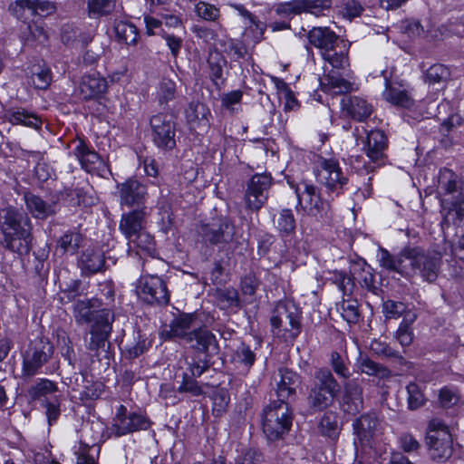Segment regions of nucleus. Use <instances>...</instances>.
<instances>
[{
    "label": "nucleus",
    "mask_w": 464,
    "mask_h": 464,
    "mask_svg": "<svg viewBox=\"0 0 464 464\" xmlns=\"http://www.w3.org/2000/svg\"><path fill=\"white\" fill-rule=\"evenodd\" d=\"M378 261L387 270L397 272L406 278L419 276L429 283L437 279L442 262L440 254L425 252L416 246H405L396 256L381 248Z\"/></svg>",
    "instance_id": "nucleus-1"
},
{
    "label": "nucleus",
    "mask_w": 464,
    "mask_h": 464,
    "mask_svg": "<svg viewBox=\"0 0 464 464\" xmlns=\"http://www.w3.org/2000/svg\"><path fill=\"white\" fill-rule=\"evenodd\" d=\"M440 188L450 197L441 200V213L448 223L459 226L464 222V178L457 184L456 174L442 169L439 175Z\"/></svg>",
    "instance_id": "nucleus-2"
},
{
    "label": "nucleus",
    "mask_w": 464,
    "mask_h": 464,
    "mask_svg": "<svg viewBox=\"0 0 464 464\" xmlns=\"http://www.w3.org/2000/svg\"><path fill=\"white\" fill-rule=\"evenodd\" d=\"M339 392V384L327 368L318 369L308 390L307 405L312 412L322 411L331 407Z\"/></svg>",
    "instance_id": "nucleus-3"
},
{
    "label": "nucleus",
    "mask_w": 464,
    "mask_h": 464,
    "mask_svg": "<svg viewBox=\"0 0 464 464\" xmlns=\"http://www.w3.org/2000/svg\"><path fill=\"white\" fill-rule=\"evenodd\" d=\"M146 208H140L121 215L119 229L128 240L130 247L150 250L153 238L145 231Z\"/></svg>",
    "instance_id": "nucleus-4"
},
{
    "label": "nucleus",
    "mask_w": 464,
    "mask_h": 464,
    "mask_svg": "<svg viewBox=\"0 0 464 464\" xmlns=\"http://www.w3.org/2000/svg\"><path fill=\"white\" fill-rule=\"evenodd\" d=\"M301 312L292 301L279 302L270 319L273 333L285 340L295 339L301 331Z\"/></svg>",
    "instance_id": "nucleus-5"
},
{
    "label": "nucleus",
    "mask_w": 464,
    "mask_h": 464,
    "mask_svg": "<svg viewBox=\"0 0 464 464\" xmlns=\"http://www.w3.org/2000/svg\"><path fill=\"white\" fill-rule=\"evenodd\" d=\"M292 426V415L285 401H272L264 409L263 430L270 440L287 433Z\"/></svg>",
    "instance_id": "nucleus-6"
},
{
    "label": "nucleus",
    "mask_w": 464,
    "mask_h": 464,
    "mask_svg": "<svg viewBox=\"0 0 464 464\" xmlns=\"http://www.w3.org/2000/svg\"><path fill=\"white\" fill-rule=\"evenodd\" d=\"M426 443L432 459L444 462L452 455V437L449 427L440 419L429 421Z\"/></svg>",
    "instance_id": "nucleus-7"
},
{
    "label": "nucleus",
    "mask_w": 464,
    "mask_h": 464,
    "mask_svg": "<svg viewBox=\"0 0 464 464\" xmlns=\"http://www.w3.org/2000/svg\"><path fill=\"white\" fill-rule=\"evenodd\" d=\"M297 198L296 209L300 208L307 216L326 218L331 213V205L324 200L316 186L307 181H301L293 187Z\"/></svg>",
    "instance_id": "nucleus-8"
},
{
    "label": "nucleus",
    "mask_w": 464,
    "mask_h": 464,
    "mask_svg": "<svg viewBox=\"0 0 464 464\" xmlns=\"http://www.w3.org/2000/svg\"><path fill=\"white\" fill-rule=\"evenodd\" d=\"M316 180L326 188L328 194L339 196L343 193L349 179L343 172L338 160L321 158L314 170Z\"/></svg>",
    "instance_id": "nucleus-9"
},
{
    "label": "nucleus",
    "mask_w": 464,
    "mask_h": 464,
    "mask_svg": "<svg viewBox=\"0 0 464 464\" xmlns=\"http://www.w3.org/2000/svg\"><path fill=\"white\" fill-rule=\"evenodd\" d=\"M53 353V347L45 338L32 341L23 354L22 376L32 378L39 372Z\"/></svg>",
    "instance_id": "nucleus-10"
},
{
    "label": "nucleus",
    "mask_w": 464,
    "mask_h": 464,
    "mask_svg": "<svg viewBox=\"0 0 464 464\" xmlns=\"http://www.w3.org/2000/svg\"><path fill=\"white\" fill-rule=\"evenodd\" d=\"M136 291L142 301L151 305H166L169 302L167 285L157 276H141Z\"/></svg>",
    "instance_id": "nucleus-11"
},
{
    "label": "nucleus",
    "mask_w": 464,
    "mask_h": 464,
    "mask_svg": "<svg viewBox=\"0 0 464 464\" xmlns=\"http://www.w3.org/2000/svg\"><path fill=\"white\" fill-rule=\"evenodd\" d=\"M273 179L270 174H255L246 182L244 195L246 208L251 211H258L268 199V192Z\"/></svg>",
    "instance_id": "nucleus-12"
},
{
    "label": "nucleus",
    "mask_w": 464,
    "mask_h": 464,
    "mask_svg": "<svg viewBox=\"0 0 464 464\" xmlns=\"http://www.w3.org/2000/svg\"><path fill=\"white\" fill-rule=\"evenodd\" d=\"M150 421L148 418L136 412H128L124 405H120L112 420L111 433L121 437L139 430L149 429Z\"/></svg>",
    "instance_id": "nucleus-13"
},
{
    "label": "nucleus",
    "mask_w": 464,
    "mask_h": 464,
    "mask_svg": "<svg viewBox=\"0 0 464 464\" xmlns=\"http://www.w3.org/2000/svg\"><path fill=\"white\" fill-rule=\"evenodd\" d=\"M113 321L114 314L109 309H102L96 313L90 330V340H85L88 350L99 351L105 347L112 329L111 324Z\"/></svg>",
    "instance_id": "nucleus-14"
},
{
    "label": "nucleus",
    "mask_w": 464,
    "mask_h": 464,
    "mask_svg": "<svg viewBox=\"0 0 464 464\" xmlns=\"http://www.w3.org/2000/svg\"><path fill=\"white\" fill-rule=\"evenodd\" d=\"M153 143L162 150H172L176 147V126L169 116L157 114L150 119Z\"/></svg>",
    "instance_id": "nucleus-15"
},
{
    "label": "nucleus",
    "mask_w": 464,
    "mask_h": 464,
    "mask_svg": "<svg viewBox=\"0 0 464 464\" xmlns=\"http://www.w3.org/2000/svg\"><path fill=\"white\" fill-rule=\"evenodd\" d=\"M198 235L204 242L211 245H226L230 243L235 236V226L228 218H221L218 223L202 224Z\"/></svg>",
    "instance_id": "nucleus-16"
},
{
    "label": "nucleus",
    "mask_w": 464,
    "mask_h": 464,
    "mask_svg": "<svg viewBox=\"0 0 464 464\" xmlns=\"http://www.w3.org/2000/svg\"><path fill=\"white\" fill-rule=\"evenodd\" d=\"M121 206L140 207L145 203L147 187L136 178H129L116 186Z\"/></svg>",
    "instance_id": "nucleus-17"
},
{
    "label": "nucleus",
    "mask_w": 464,
    "mask_h": 464,
    "mask_svg": "<svg viewBox=\"0 0 464 464\" xmlns=\"http://www.w3.org/2000/svg\"><path fill=\"white\" fill-rule=\"evenodd\" d=\"M0 229L3 237L18 233L21 236L32 229L31 220L26 214L8 207L0 210Z\"/></svg>",
    "instance_id": "nucleus-18"
},
{
    "label": "nucleus",
    "mask_w": 464,
    "mask_h": 464,
    "mask_svg": "<svg viewBox=\"0 0 464 464\" xmlns=\"http://www.w3.org/2000/svg\"><path fill=\"white\" fill-rule=\"evenodd\" d=\"M277 401H285L291 396H295L296 388L301 383L299 374L288 368H280L274 374Z\"/></svg>",
    "instance_id": "nucleus-19"
},
{
    "label": "nucleus",
    "mask_w": 464,
    "mask_h": 464,
    "mask_svg": "<svg viewBox=\"0 0 464 464\" xmlns=\"http://www.w3.org/2000/svg\"><path fill=\"white\" fill-rule=\"evenodd\" d=\"M362 387L360 383L352 380L343 386L341 400V410L350 415L358 414L363 408Z\"/></svg>",
    "instance_id": "nucleus-20"
},
{
    "label": "nucleus",
    "mask_w": 464,
    "mask_h": 464,
    "mask_svg": "<svg viewBox=\"0 0 464 464\" xmlns=\"http://www.w3.org/2000/svg\"><path fill=\"white\" fill-rule=\"evenodd\" d=\"M307 39L311 45L321 50L323 53L324 51L332 50L339 47L343 44V40L329 27L317 26L313 27L307 33Z\"/></svg>",
    "instance_id": "nucleus-21"
},
{
    "label": "nucleus",
    "mask_w": 464,
    "mask_h": 464,
    "mask_svg": "<svg viewBox=\"0 0 464 464\" xmlns=\"http://www.w3.org/2000/svg\"><path fill=\"white\" fill-rule=\"evenodd\" d=\"M195 320L196 316L193 314H179L170 322L168 329L161 332V335L165 339L180 338L188 343Z\"/></svg>",
    "instance_id": "nucleus-22"
},
{
    "label": "nucleus",
    "mask_w": 464,
    "mask_h": 464,
    "mask_svg": "<svg viewBox=\"0 0 464 464\" xmlns=\"http://www.w3.org/2000/svg\"><path fill=\"white\" fill-rule=\"evenodd\" d=\"M341 106L347 116L357 121H364L373 112V106L367 100L359 96L342 99Z\"/></svg>",
    "instance_id": "nucleus-23"
},
{
    "label": "nucleus",
    "mask_w": 464,
    "mask_h": 464,
    "mask_svg": "<svg viewBox=\"0 0 464 464\" xmlns=\"http://www.w3.org/2000/svg\"><path fill=\"white\" fill-rule=\"evenodd\" d=\"M73 155L78 159L82 168L87 172L100 170L104 166V161L100 155L82 140H78L77 145L73 150Z\"/></svg>",
    "instance_id": "nucleus-24"
},
{
    "label": "nucleus",
    "mask_w": 464,
    "mask_h": 464,
    "mask_svg": "<svg viewBox=\"0 0 464 464\" xmlns=\"http://www.w3.org/2000/svg\"><path fill=\"white\" fill-rule=\"evenodd\" d=\"M386 148L387 137L383 131L374 130L367 134L363 150L372 162L382 163Z\"/></svg>",
    "instance_id": "nucleus-25"
},
{
    "label": "nucleus",
    "mask_w": 464,
    "mask_h": 464,
    "mask_svg": "<svg viewBox=\"0 0 464 464\" xmlns=\"http://www.w3.org/2000/svg\"><path fill=\"white\" fill-rule=\"evenodd\" d=\"M24 200L27 210L35 218L45 219L54 215L58 209L56 202H46L29 191L24 193Z\"/></svg>",
    "instance_id": "nucleus-26"
},
{
    "label": "nucleus",
    "mask_w": 464,
    "mask_h": 464,
    "mask_svg": "<svg viewBox=\"0 0 464 464\" xmlns=\"http://www.w3.org/2000/svg\"><path fill=\"white\" fill-rule=\"evenodd\" d=\"M378 425L375 414H363L353 424L354 434L362 446L370 445Z\"/></svg>",
    "instance_id": "nucleus-27"
},
{
    "label": "nucleus",
    "mask_w": 464,
    "mask_h": 464,
    "mask_svg": "<svg viewBox=\"0 0 464 464\" xmlns=\"http://www.w3.org/2000/svg\"><path fill=\"white\" fill-rule=\"evenodd\" d=\"M107 90L106 80L99 74H88L82 78L79 92L82 99L90 100L100 97Z\"/></svg>",
    "instance_id": "nucleus-28"
},
{
    "label": "nucleus",
    "mask_w": 464,
    "mask_h": 464,
    "mask_svg": "<svg viewBox=\"0 0 464 464\" xmlns=\"http://www.w3.org/2000/svg\"><path fill=\"white\" fill-rule=\"evenodd\" d=\"M194 341L192 347L201 353H210L218 351V345L215 334L205 327L193 329L188 335V343Z\"/></svg>",
    "instance_id": "nucleus-29"
},
{
    "label": "nucleus",
    "mask_w": 464,
    "mask_h": 464,
    "mask_svg": "<svg viewBox=\"0 0 464 464\" xmlns=\"http://www.w3.org/2000/svg\"><path fill=\"white\" fill-rule=\"evenodd\" d=\"M384 100L394 106L401 108H411L414 104L406 89L401 85L394 84L389 80L385 81V90L382 92Z\"/></svg>",
    "instance_id": "nucleus-30"
},
{
    "label": "nucleus",
    "mask_w": 464,
    "mask_h": 464,
    "mask_svg": "<svg viewBox=\"0 0 464 464\" xmlns=\"http://www.w3.org/2000/svg\"><path fill=\"white\" fill-rule=\"evenodd\" d=\"M104 264V255L99 248H86L79 260L80 267L85 274H95L102 271Z\"/></svg>",
    "instance_id": "nucleus-31"
},
{
    "label": "nucleus",
    "mask_w": 464,
    "mask_h": 464,
    "mask_svg": "<svg viewBox=\"0 0 464 464\" xmlns=\"http://www.w3.org/2000/svg\"><path fill=\"white\" fill-rule=\"evenodd\" d=\"M5 118L13 125H24L34 129H39L42 125L41 119L35 113L21 107L6 111Z\"/></svg>",
    "instance_id": "nucleus-32"
},
{
    "label": "nucleus",
    "mask_w": 464,
    "mask_h": 464,
    "mask_svg": "<svg viewBox=\"0 0 464 464\" xmlns=\"http://www.w3.org/2000/svg\"><path fill=\"white\" fill-rule=\"evenodd\" d=\"M273 224L282 238L295 235L296 222L291 209L284 208L273 218Z\"/></svg>",
    "instance_id": "nucleus-33"
},
{
    "label": "nucleus",
    "mask_w": 464,
    "mask_h": 464,
    "mask_svg": "<svg viewBox=\"0 0 464 464\" xmlns=\"http://www.w3.org/2000/svg\"><path fill=\"white\" fill-rule=\"evenodd\" d=\"M324 92L333 94H344L353 90V84L336 72H330L322 82Z\"/></svg>",
    "instance_id": "nucleus-34"
},
{
    "label": "nucleus",
    "mask_w": 464,
    "mask_h": 464,
    "mask_svg": "<svg viewBox=\"0 0 464 464\" xmlns=\"http://www.w3.org/2000/svg\"><path fill=\"white\" fill-rule=\"evenodd\" d=\"M1 244L12 252L28 254L31 248V230H26L23 236L18 233L4 236Z\"/></svg>",
    "instance_id": "nucleus-35"
},
{
    "label": "nucleus",
    "mask_w": 464,
    "mask_h": 464,
    "mask_svg": "<svg viewBox=\"0 0 464 464\" xmlns=\"http://www.w3.org/2000/svg\"><path fill=\"white\" fill-rule=\"evenodd\" d=\"M323 59L329 63L334 68L344 70L349 67L348 47L343 41L339 47L324 51L322 54Z\"/></svg>",
    "instance_id": "nucleus-36"
},
{
    "label": "nucleus",
    "mask_w": 464,
    "mask_h": 464,
    "mask_svg": "<svg viewBox=\"0 0 464 464\" xmlns=\"http://www.w3.org/2000/svg\"><path fill=\"white\" fill-rule=\"evenodd\" d=\"M58 391L57 384L49 379H39L34 384L29 387L27 392L32 401H41L47 399L48 395L53 394Z\"/></svg>",
    "instance_id": "nucleus-37"
},
{
    "label": "nucleus",
    "mask_w": 464,
    "mask_h": 464,
    "mask_svg": "<svg viewBox=\"0 0 464 464\" xmlns=\"http://www.w3.org/2000/svg\"><path fill=\"white\" fill-rule=\"evenodd\" d=\"M417 318L416 314L408 312L404 314L398 330L395 333V338L402 346H409L413 341L412 324Z\"/></svg>",
    "instance_id": "nucleus-38"
},
{
    "label": "nucleus",
    "mask_w": 464,
    "mask_h": 464,
    "mask_svg": "<svg viewBox=\"0 0 464 464\" xmlns=\"http://www.w3.org/2000/svg\"><path fill=\"white\" fill-rule=\"evenodd\" d=\"M114 32L117 39L128 45H135L138 42V29L130 23L125 21L117 22L114 25Z\"/></svg>",
    "instance_id": "nucleus-39"
},
{
    "label": "nucleus",
    "mask_w": 464,
    "mask_h": 464,
    "mask_svg": "<svg viewBox=\"0 0 464 464\" xmlns=\"http://www.w3.org/2000/svg\"><path fill=\"white\" fill-rule=\"evenodd\" d=\"M116 0H88L87 11L91 18L109 15L115 8Z\"/></svg>",
    "instance_id": "nucleus-40"
},
{
    "label": "nucleus",
    "mask_w": 464,
    "mask_h": 464,
    "mask_svg": "<svg viewBox=\"0 0 464 464\" xmlns=\"http://www.w3.org/2000/svg\"><path fill=\"white\" fill-rule=\"evenodd\" d=\"M83 237L81 233L68 231L63 234L57 242V246L63 253L75 254L82 246Z\"/></svg>",
    "instance_id": "nucleus-41"
},
{
    "label": "nucleus",
    "mask_w": 464,
    "mask_h": 464,
    "mask_svg": "<svg viewBox=\"0 0 464 464\" xmlns=\"http://www.w3.org/2000/svg\"><path fill=\"white\" fill-rule=\"evenodd\" d=\"M358 365L362 372L376 376L381 379H388L391 377V372L386 367L373 362L368 357H361L358 361Z\"/></svg>",
    "instance_id": "nucleus-42"
},
{
    "label": "nucleus",
    "mask_w": 464,
    "mask_h": 464,
    "mask_svg": "<svg viewBox=\"0 0 464 464\" xmlns=\"http://www.w3.org/2000/svg\"><path fill=\"white\" fill-rule=\"evenodd\" d=\"M319 430L324 436L331 439L336 438L340 432L336 412L333 411H325L321 418Z\"/></svg>",
    "instance_id": "nucleus-43"
},
{
    "label": "nucleus",
    "mask_w": 464,
    "mask_h": 464,
    "mask_svg": "<svg viewBox=\"0 0 464 464\" xmlns=\"http://www.w3.org/2000/svg\"><path fill=\"white\" fill-rule=\"evenodd\" d=\"M31 79L34 86L39 90H46L52 82L51 70L46 66L34 64L31 68Z\"/></svg>",
    "instance_id": "nucleus-44"
},
{
    "label": "nucleus",
    "mask_w": 464,
    "mask_h": 464,
    "mask_svg": "<svg viewBox=\"0 0 464 464\" xmlns=\"http://www.w3.org/2000/svg\"><path fill=\"white\" fill-rule=\"evenodd\" d=\"M228 5L231 6L233 9H235L236 11H237V13L242 17L246 19L251 24V27L252 26L255 27L254 28L255 41L256 42L261 41L263 34L265 33V30H266V25L263 23H261L259 20H257L256 17L255 15H253L243 5L236 4V3H229Z\"/></svg>",
    "instance_id": "nucleus-45"
},
{
    "label": "nucleus",
    "mask_w": 464,
    "mask_h": 464,
    "mask_svg": "<svg viewBox=\"0 0 464 464\" xmlns=\"http://www.w3.org/2000/svg\"><path fill=\"white\" fill-rule=\"evenodd\" d=\"M208 64L209 67V75L211 80L217 81L221 79L223 76V70L227 65V60L223 54L217 50L209 52Z\"/></svg>",
    "instance_id": "nucleus-46"
},
{
    "label": "nucleus",
    "mask_w": 464,
    "mask_h": 464,
    "mask_svg": "<svg viewBox=\"0 0 464 464\" xmlns=\"http://www.w3.org/2000/svg\"><path fill=\"white\" fill-rule=\"evenodd\" d=\"M232 359L236 364L248 371L255 363L256 354L248 345L241 343L236 349Z\"/></svg>",
    "instance_id": "nucleus-47"
},
{
    "label": "nucleus",
    "mask_w": 464,
    "mask_h": 464,
    "mask_svg": "<svg viewBox=\"0 0 464 464\" xmlns=\"http://www.w3.org/2000/svg\"><path fill=\"white\" fill-rule=\"evenodd\" d=\"M94 304L92 301H78L74 304L73 314L77 324H89L92 320L96 314H93L92 308Z\"/></svg>",
    "instance_id": "nucleus-48"
},
{
    "label": "nucleus",
    "mask_w": 464,
    "mask_h": 464,
    "mask_svg": "<svg viewBox=\"0 0 464 464\" xmlns=\"http://www.w3.org/2000/svg\"><path fill=\"white\" fill-rule=\"evenodd\" d=\"M338 310L341 313L342 317L348 324H356L360 319L359 304L356 300L353 299H343L341 304H338Z\"/></svg>",
    "instance_id": "nucleus-49"
},
{
    "label": "nucleus",
    "mask_w": 464,
    "mask_h": 464,
    "mask_svg": "<svg viewBox=\"0 0 464 464\" xmlns=\"http://www.w3.org/2000/svg\"><path fill=\"white\" fill-rule=\"evenodd\" d=\"M450 77V70L440 63L431 65L425 72V81L430 84L445 82Z\"/></svg>",
    "instance_id": "nucleus-50"
},
{
    "label": "nucleus",
    "mask_w": 464,
    "mask_h": 464,
    "mask_svg": "<svg viewBox=\"0 0 464 464\" xmlns=\"http://www.w3.org/2000/svg\"><path fill=\"white\" fill-rule=\"evenodd\" d=\"M213 401V413L216 416H220L224 412H226L228 403L230 401V397L228 391L220 388L215 391L212 396Z\"/></svg>",
    "instance_id": "nucleus-51"
},
{
    "label": "nucleus",
    "mask_w": 464,
    "mask_h": 464,
    "mask_svg": "<svg viewBox=\"0 0 464 464\" xmlns=\"http://www.w3.org/2000/svg\"><path fill=\"white\" fill-rule=\"evenodd\" d=\"M330 365L337 376L343 379H349L352 375L346 363V360L337 352H332L330 355Z\"/></svg>",
    "instance_id": "nucleus-52"
},
{
    "label": "nucleus",
    "mask_w": 464,
    "mask_h": 464,
    "mask_svg": "<svg viewBox=\"0 0 464 464\" xmlns=\"http://www.w3.org/2000/svg\"><path fill=\"white\" fill-rule=\"evenodd\" d=\"M276 87L280 92L281 99L284 100L285 111H288L297 110L299 103L287 84L283 81H278Z\"/></svg>",
    "instance_id": "nucleus-53"
},
{
    "label": "nucleus",
    "mask_w": 464,
    "mask_h": 464,
    "mask_svg": "<svg viewBox=\"0 0 464 464\" xmlns=\"http://www.w3.org/2000/svg\"><path fill=\"white\" fill-rule=\"evenodd\" d=\"M224 46V52L227 53L234 60L244 58L247 53L246 45L234 39H228L221 44Z\"/></svg>",
    "instance_id": "nucleus-54"
},
{
    "label": "nucleus",
    "mask_w": 464,
    "mask_h": 464,
    "mask_svg": "<svg viewBox=\"0 0 464 464\" xmlns=\"http://www.w3.org/2000/svg\"><path fill=\"white\" fill-rule=\"evenodd\" d=\"M195 12L200 18L210 22L217 21L220 16L219 9L206 2H198L195 5Z\"/></svg>",
    "instance_id": "nucleus-55"
},
{
    "label": "nucleus",
    "mask_w": 464,
    "mask_h": 464,
    "mask_svg": "<svg viewBox=\"0 0 464 464\" xmlns=\"http://www.w3.org/2000/svg\"><path fill=\"white\" fill-rule=\"evenodd\" d=\"M304 12L310 13L316 16L324 14L332 7L331 0H303Z\"/></svg>",
    "instance_id": "nucleus-56"
},
{
    "label": "nucleus",
    "mask_w": 464,
    "mask_h": 464,
    "mask_svg": "<svg viewBox=\"0 0 464 464\" xmlns=\"http://www.w3.org/2000/svg\"><path fill=\"white\" fill-rule=\"evenodd\" d=\"M407 392L408 404L411 410H416L424 404V395L417 383L411 382L410 384H408Z\"/></svg>",
    "instance_id": "nucleus-57"
},
{
    "label": "nucleus",
    "mask_w": 464,
    "mask_h": 464,
    "mask_svg": "<svg viewBox=\"0 0 464 464\" xmlns=\"http://www.w3.org/2000/svg\"><path fill=\"white\" fill-rule=\"evenodd\" d=\"M460 399L457 389L445 386L440 390L439 401L444 408H450L456 405Z\"/></svg>",
    "instance_id": "nucleus-58"
},
{
    "label": "nucleus",
    "mask_w": 464,
    "mask_h": 464,
    "mask_svg": "<svg viewBox=\"0 0 464 464\" xmlns=\"http://www.w3.org/2000/svg\"><path fill=\"white\" fill-rule=\"evenodd\" d=\"M209 110L200 102L190 103L187 110V119L188 121H208Z\"/></svg>",
    "instance_id": "nucleus-59"
},
{
    "label": "nucleus",
    "mask_w": 464,
    "mask_h": 464,
    "mask_svg": "<svg viewBox=\"0 0 464 464\" xmlns=\"http://www.w3.org/2000/svg\"><path fill=\"white\" fill-rule=\"evenodd\" d=\"M34 0H15L9 6V10L18 19H25V12L34 15Z\"/></svg>",
    "instance_id": "nucleus-60"
},
{
    "label": "nucleus",
    "mask_w": 464,
    "mask_h": 464,
    "mask_svg": "<svg viewBox=\"0 0 464 464\" xmlns=\"http://www.w3.org/2000/svg\"><path fill=\"white\" fill-rule=\"evenodd\" d=\"M176 84L169 79H163L159 86L158 98L160 103H167L175 98Z\"/></svg>",
    "instance_id": "nucleus-61"
},
{
    "label": "nucleus",
    "mask_w": 464,
    "mask_h": 464,
    "mask_svg": "<svg viewBox=\"0 0 464 464\" xmlns=\"http://www.w3.org/2000/svg\"><path fill=\"white\" fill-rule=\"evenodd\" d=\"M383 314L386 318H399L407 314L406 305L401 302L387 300L382 304Z\"/></svg>",
    "instance_id": "nucleus-62"
},
{
    "label": "nucleus",
    "mask_w": 464,
    "mask_h": 464,
    "mask_svg": "<svg viewBox=\"0 0 464 464\" xmlns=\"http://www.w3.org/2000/svg\"><path fill=\"white\" fill-rule=\"evenodd\" d=\"M42 405L45 408V415L48 420V423L49 425H52L57 420L61 414L60 400L57 396H53L51 400H44Z\"/></svg>",
    "instance_id": "nucleus-63"
},
{
    "label": "nucleus",
    "mask_w": 464,
    "mask_h": 464,
    "mask_svg": "<svg viewBox=\"0 0 464 464\" xmlns=\"http://www.w3.org/2000/svg\"><path fill=\"white\" fill-rule=\"evenodd\" d=\"M178 391L179 392H189L193 396H199L203 393V390L196 378H192L188 372L183 373V380Z\"/></svg>",
    "instance_id": "nucleus-64"
}]
</instances>
